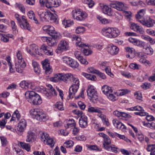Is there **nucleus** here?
Returning a JSON list of instances; mask_svg holds the SVG:
<instances>
[{
    "mask_svg": "<svg viewBox=\"0 0 155 155\" xmlns=\"http://www.w3.org/2000/svg\"><path fill=\"white\" fill-rule=\"evenodd\" d=\"M84 31V28L83 27H79L75 30V32L77 34L82 33Z\"/></svg>",
    "mask_w": 155,
    "mask_h": 155,
    "instance_id": "49",
    "label": "nucleus"
},
{
    "mask_svg": "<svg viewBox=\"0 0 155 155\" xmlns=\"http://www.w3.org/2000/svg\"><path fill=\"white\" fill-rule=\"evenodd\" d=\"M115 135L117 137H119L120 139L124 140L127 142H131V141L130 140L126 138L124 135H121L118 133H116Z\"/></svg>",
    "mask_w": 155,
    "mask_h": 155,
    "instance_id": "48",
    "label": "nucleus"
},
{
    "mask_svg": "<svg viewBox=\"0 0 155 155\" xmlns=\"http://www.w3.org/2000/svg\"><path fill=\"white\" fill-rule=\"evenodd\" d=\"M16 56L18 59V63H25L22 58L21 52L20 51L18 50L17 52Z\"/></svg>",
    "mask_w": 155,
    "mask_h": 155,
    "instance_id": "37",
    "label": "nucleus"
},
{
    "mask_svg": "<svg viewBox=\"0 0 155 155\" xmlns=\"http://www.w3.org/2000/svg\"><path fill=\"white\" fill-rule=\"evenodd\" d=\"M138 21L140 22L143 25L147 27H151L153 26V23L154 22V20L150 17L146 19H138Z\"/></svg>",
    "mask_w": 155,
    "mask_h": 155,
    "instance_id": "11",
    "label": "nucleus"
},
{
    "mask_svg": "<svg viewBox=\"0 0 155 155\" xmlns=\"http://www.w3.org/2000/svg\"><path fill=\"white\" fill-rule=\"evenodd\" d=\"M15 17L22 28L28 30H30V25L25 16H22L21 19L19 18V15L16 13L15 14Z\"/></svg>",
    "mask_w": 155,
    "mask_h": 155,
    "instance_id": "5",
    "label": "nucleus"
},
{
    "mask_svg": "<svg viewBox=\"0 0 155 155\" xmlns=\"http://www.w3.org/2000/svg\"><path fill=\"white\" fill-rule=\"evenodd\" d=\"M88 71L89 72L91 73L95 74H97L98 71L95 69L94 68L91 67L88 68Z\"/></svg>",
    "mask_w": 155,
    "mask_h": 155,
    "instance_id": "63",
    "label": "nucleus"
},
{
    "mask_svg": "<svg viewBox=\"0 0 155 155\" xmlns=\"http://www.w3.org/2000/svg\"><path fill=\"white\" fill-rule=\"evenodd\" d=\"M83 2L87 4L90 8H92L94 4V2L92 0H84Z\"/></svg>",
    "mask_w": 155,
    "mask_h": 155,
    "instance_id": "44",
    "label": "nucleus"
},
{
    "mask_svg": "<svg viewBox=\"0 0 155 155\" xmlns=\"http://www.w3.org/2000/svg\"><path fill=\"white\" fill-rule=\"evenodd\" d=\"M49 48L45 44L42 45L41 47V49L43 51L45 54L48 55H52L53 53L52 51L49 50Z\"/></svg>",
    "mask_w": 155,
    "mask_h": 155,
    "instance_id": "28",
    "label": "nucleus"
},
{
    "mask_svg": "<svg viewBox=\"0 0 155 155\" xmlns=\"http://www.w3.org/2000/svg\"><path fill=\"white\" fill-rule=\"evenodd\" d=\"M44 94H45V96L47 97L48 98H50L51 96V95L54 96V95L52 94V91L51 92L49 91L46 90L44 91Z\"/></svg>",
    "mask_w": 155,
    "mask_h": 155,
    "instance_id": "57",
    "label": "nucleus"
},
{
    "mask_svg": "<svg viewBox=\"0 0 155 155\" xmlns=\"http://www.w3.org/2000/svg\"><path fill=\"white\" fill-rule=\"evenodd\" d=\"M1 143L2 146L5 147L8 144L6 138L4 137H0Z\"/></svg>",
    "mask_w": 155,
    "mask_h": 155,
    "instance_id": "46",
    "label": "nucleus"
},
{
    "mask_svg": "<svg viewBox=\"0 0 155 155\" xmlns=\"http://www.w3.org/2000/svg\"><path fill=\"white\" fill-rule=\"evenodd\" d=\"M102 89L103 93L107 96L113 92L111 87L107 85H104L103 86Z\"/></svg>",
    "mask_w": 155,
    "mask_h": 155,
    "instance_id": "25",
    "label": "nucleus"
},
{
    "mask_svg": "<svg viewBox=\"0 0 155 155\" xmlns=\"http://www.w3.org/2000/svg\"><path fill=\"white\" fill-rule=\"evenodd\" d=\"M55 106L59 110H63L64 109L61 102H57L55 104Z\"/></svg>",
    "mask_w": 155,
    "mask_h": 155,
    "instance_id": "50",
    "label": "nucleus"
},
{
    "mask_svg": "<svg viewBox=\"0 0 155 155\" xmlns=\"http://www.w3.org/2000/svg\"><path fill=\"white\" fill-rule=\"evenodd\" d=\"M117 9L120 11H124V6L123 3L117 2Z\"/></svg>",
    "mask_w": 155,
    "mask_h": 155,
    "instance_id": "42",
    "label": "nucleus"
},
{
    "mask_svg": "<svg viewBox=\"0 0 155 155\" xmlns=\"http://www.w3.org/2000/svg\"><path fill=\"white\" fill-rule=\"evenodd\" d=\"M107 50L110 54L113 55H116L118 53L119 49L113 44H110L108 46Z\"/></svg>",
    "mask_w": 155,
    "mask_h": 155,
    "instance_id": "15",
    "label": "nucleus"
},
{
    "mask_svg": "<svg viewBox=\"0 0 155 155\" xmlns=\"http://www.w3.org/2000/svg\"><path fill=\"white\" fill-rule=\"evenodd\" d=\"M76 139L78 140L85 141L86 139V137L84 135H81L75 137Z\"/></svg>",
    "mask_w": 155,
    "mask_h": 155,
    "instance_id": "54",
    "label": "nucleus"
},
{
    "mask_svg": "<svg viewBox=\"0 0 155 155\" xmlns=\"http://www.w3.org/2000/svg\"><path fill=\"white\" fill-rule=\"evenodd\" d=\"M49 20L51 21L52 22L57 23V15L55 14L52 13L50 12L49 11Z\"/></svg>",
    "mask_w": 155,
    "mask_h": 155,
    "instance_id": "34",
    "label": "nucleus"
},
{
    "mask_svg": "<svg viewBox=\"0 0 155 155\" xmlns=\"http://www.w3.org/2000/svg\"><path fill=\"white\" fill-rule=\"evenodd\" d=\"M62 24L65 26V27H69L73 25L74 24L73 21L70 20H64L62 21Z\"/></svg>",
    "mask_w": 155,
    "mask_h": 155,
    "instance_id": "40",
    "label": "nucleus"
},
{
    "mask_svg": "<svg viewBox=\"0 0 155 155\" xmlns=\"http://www.w3.org/2000/svg\"><path fill=\"white\" fill-rule=\"evenodd\" d=\"M28 16L29 19H32V18L35 16L34 12L32 11H29L28 13Z\"/></svg>",
    "mask_w": 155,
    "mask_h": 155,
    "instance_id": "55",
    "label": "nucleus"
},
{
    "mask_svg": "<svg viewBox=\"0 0 155 155\" xmlns=\"http://www.w3.org/2000/svg\"><path fill=\"white\" fill-rule=\"evenodd\" d=\"M107 96L108 98L112 101H114L116 100L115 96L112 94L110 93Z\"/></svg>",
    "mask_w": 155,
    "mask_h": 155,
    "instance_id": "60",
    "label": "nucleus"
},
{
    "mask_svg": "<svg viewBox=\"0 0 155 155\" xmlns=\"http://www.w3.org/2000/svg\"><path fill=\"white\" fill-rule=\"evenodd\" d=\"M72 15L74 19L80 21L84 20L87 16V14L82 12L80 9L73 10L72 12Z\"/></svg>",
    "mask_w": 155,
    "mask_h": 155,
    "instance_id": "7",
    "label": "nucleus"
},
{
    "mask_svg": "<svg viewBox=\"0 0 155 155\" xmlns=\"http://www.w3.org/2000/svg\"><path fill=\"white\" fill-rule=\"evenodd\" d=\"M42 41L44 42H47L48 45L50 46H53L56 45V41L53 38H48L46 37H41Z\"/></svg>",
    "mask_w": 155,
    "mask_h": 155,
    "instance_id": "18",
    "label": "nucleus"
},
{
    "mask_svg": "<svg viewBox=\"0 0 155 155\" xmlns=\"http://www.w3.org/2000/svg\"><path fill=\"white\" fill-rule=\"evenodd\" d=\"M19 144L23 149L25 150L28 152L30 151L31 146L29 144L21 142H19Z\"/></svg>",
    "mask_w": 155,
    "mask_h": 155,
    "instance_id": "32",
    "label": "nucleus"
},
{
    "mask_svg": "<svg viewBox=\"0 0 155 155\" xmlns=\"http://www.w3.org/2000/svg\"><path fill=\"white\" fill-rule=\"evenodd\" d=\"M139 25L134 23H132L130 24V28L135 31L137 30Z\"/></svg>",
    "mask_w": 155,
    "mask_h": 155,
    "instance_id": "53",
    "label": "nucleus"
},
{
    "mask_svg": "<svg viewBox=\"0 0 155 155\" xmlns=\"http://www.w3.org/2000/svg\"><path fill=\"white\" fill-rule=\"evenodd\" d=\"M1 41L4 42H7L8 41L9 38L12 37L10 35H5L4 34H2L1 35Z\"/></svg>",
    "mask_w": 155,
    "mask_h": 155,
    "instance_id": "35",
    "label": "nucleus"
},
{
    "mask_svg": "<svg viewBox=\"0 0 155 155\" xmlns=\"http://www.w3.org/2000/svg\"><path fill=\"white\" fill-rule=\"evenodd\" d=\"M79 123L81 127L86 128L87 126V116H83L79 118Z\"/></svg>",
    "mask_w": 155,
    "mask_h": 155,
    "instance_id": "19",
    "label": "nucleus"
},
{
    "mask_svg": "<svg viewBox=\"0 0 155 155\" xmlns=\"http://www.w3.org/2000/svg\"><path fill=\"white\" fill-rule=\"evenodd\" d=\"M134 94L135 97L139 100H140L142 98V94L140 91L136 92Z\"/></svg>",
    "mask_w": 155,
    "mask_h": 155,
    "instance_id": "61",
    "label": "nucleus"
},
{
    "mask_svg": "<svg viewBox=\"0 0 155 155\" xmlns=\"http://www.w3.org/2000/svg\"><path fill=\"white\" fill-rule=\"evenodd\" d=\"M25 95L27 101L32 104L38 105L42 102L40 96L33 91H27Z\"/></svg>",
    "mask_w": 155,
    "mask_h": 155,
    "instance_id": "2",
    "label": "nucleus"
},
{
    "mask_svg": "<svg viewBox=\"0 0 155 155\" xmlns=\"http://www.w3.org/2000/svg\"><path fill=\"white\" fill-rule=\"evenodd\" d=\"M47 33L51 36L52 38L56 40L59 39V34H58L54 30V28L52 26H50Z\"/></svg>",
    "mask_w": 155,
    "mask_h": 155,
    "instance_id": "14",
    "label": "nucleus"
},
{
    "mask_svg": "<svg viewBox=\"0 0 155 155\" xmlns=\"http://www.w3.org/2000/svg\"><path fill=\"white\" fill-rule=\"evenodd\" d=\"M89 98L91 100H96L97 99V91L94 88V86L89 85L87 91Z\"/></svg>",
    "mask_w": 155,
    "mask_h": 155,
    "instance_id": "8",
    "label": "nucleus"
},
{
    "mask_svg": "<svg viewBox=\"0 0 155 155\" xmlns=\"http://www.w3.org/2000/svg\"><path fill=\"white\" fill-rule=\"evenodd\" d=\"M48 62V60L46 59L41 62L43 68L45 70V73L47 74H50L52 71Z\"/></svg>",
    "mask_w": 155,
    "mask_h": 155,
    "instance_id": "13",
    "label": "nucleus"
},
{
    "mask_svg": "<svg viewBox=\"0 0 155 155\" xmlns=\"http://www.w3.org/2000/svg\"><path fill=\"white\" fill-rule=\"evenodd\" d=\"M54 79L55 82L62 81L67 82L69 81H73V84L69 89L68 98L69 99L72 98L74 97L79 88V79L77 78H74L71 73L58 74L55 75Z\"/></svg>",
    "mask_w": 155,
    "mask_h": 155,
    "instance_id": "1",
    "label": "nucleus"
},
{
    "mask_svg": "<svg viewBox=\"0 0 155 155\" xmlns=\"http://www.w3.org/2000/svg\"><path fill=\"white\" fill-rule=\"evenodd\" d=\"M145 13V9H142L138 12L137 14L136 15V18L138 21V19H143V17Z\"/></svg>",
    "mask_w": 155,
    "mask_h": 155,
    "instance_id": "29",
    "label": "nucleus"
},
{
    "mask_svg": "<svg viewBox=\"0 0 155 155\" xmlns=\"http://www.w3.org/2000/svg\"><path fill=\"white\" fill-rule=\"evenodd\" d=\"M50 2L51 3V5L55 7H58L61 3L60 0H52L51 2Z\"/></svg>",
    "mask_w": 155,
    "mask_h": 155,
    "instance_id": "43",
    "label": "nucleus"
},
{
    "mask_svg": "<svg viewBox=\"0 0 155 155\" xmlns=\"http://www.w3.org/2000/svg\"><path fill=\"white\" fill-rule=\"evenodd\" d=\"M62 60L64 63L73 68H76L78 66V62L71 58L64 56Z\"/></svg>",
    "mask_w": 155,
    "mask_h": 155,
    "instance_id": "9",
    "label": "nucleus"
},
{
    "mask_svg": "<svg viewBox=\"0 0 155 155\" xmlns=\"http://www.w3.org/2000/svg\"><path fill=\"white\" fill-rule=\"evenodd\" d=\"M38 15L40 20L42 22L48 21L49 20V11L43 12L41 13L38 12Z\"/></svg>",
    "mask_w": 155,
    "mask_h": 155,
    "instance_id": "16",
    "label": "nucleus"
},
{
    "mask_svg": "<svg viewBox=\"0 0 155 155\" xmlns=\"http://www.w3.org/2000/svg\"><path fill=\"white\" fill-rule=\"evenodd\" d=\"M111 31L112 28H104L102 29L101 32L103 35L110 38L111 35H110V33Z\"/></svg>",
    "mask_w": 155,
    "mask_h": 155,
    "instance_id": "24",
    "label": "nucleus"
},
{
    "mask_svg": "<svg viewBox=\"0 0 155 155\" xmlns=\"http://www.w3.org/2000/svg\"><path fill=\"white\" fill-rule=\"evenodd\" d=\"M35 134L31 132H29L27 136L26 141L30 142L32 140H34L35 139Z\"/></svg>",
    "mask_w": 155,
    "mask_h": 155,
    "instance_id": "33",
    "label": "nucleus"
},
{
    "mask_svg": "<svg viewBox=\"0 0 155 155\" xmlns=\"http://www.w3.org/2000/svg\"><path fill=\"white\" fill-rule=\"evenodd\" d=\"M15 7L18 8L23 13H25V8L23 5L19 3H16L15 5Z\"/></svg>",
    "mask_w": 155,
    "mask_h": 155,
    "instance_id": "38",
    "label": "nucleus"
},
{
    "mask_svg": "<svg viewBox=\"0 0 155 155\" xmlns=\"http://www.w3.org/2000/svg\"><path fill=\"white\" fill-rule=\"evenodd\" d=\"M140 66L136 63H131L129 65V67L133 69H138Z\"/></svg>",
    "mask_w": 155,
    "mask_h": 155,
    "instance_id": "51",
    "label": "nucleus"
},
{
    "mask_svg": "<svg viewBox=\"0 0 155 155\" xmlns=\"http://www.w3.org/2000/svg\"><path fill=\"white\" fill-rule=\"evenodd\" d=\"M112 32L110 38H115L117 37L120 34V32L119 30L116 28H112Z\"/></svg>",
    "mask_w": 155,
    "mask_h": 155,
    "instance_id": "30",
    "label": "nucleus"
},
{
    "mask_svg": "<svg viewBox=\"0 0 155 155\" xmlns=\"http://www.w3.org/2000/svg\"><path fill=\"white\" fill-rule=\"evenodd\" d=\"M69 48L68 43L65 41H61L58 45L57 48L55 52L57 54L68 50Z\"/></svg>",
    "mask_w": 155,
    "mask_h": 155,
    "instance_id": "10",
    "label": "nucleus"
},
{
    "mask_svg": "<svg viewBox=\"0 0 155 155\" xmlns=\"http://www.w3.org/2000/svg\"><path fill=\"white\" fill-rule=\"evenodd\" d=\"M104 110V109L100 108L97 107H90L88 108V111L89 112L91 113H95L98 114H101L102 113L101 110Z\"/></svg>",
    "mask_w": 155,
    "mask_h": 155,
    "instance_id": "22",
    "label": "nucleus"
},
{
    "mask_svg": "<svg viewBox=\"0 0 155 155\" xmlns=\"http://www.w3.org/2000/svg\"><path fill=\"white\" fill-rule=\"evenodd\" d=\"M67 124H65L64 127L66 129L76 126V124L73 119H69L66 120Z\"/></svg>",
    "mask_w": 155,
    "mask_h": 155,
    "instance_id": "21",
    "label": "nucleus"
},
{
    "mask_svg": "<svg viewBox=\"0 0 155 155\" xmlns=\"http://www.w3.org/2000/svg\"><path fill=\"white\" fill-rule=\"evenodd\" d=\"M30 114L33 118L40 121L45 120L48 118L47 115L41 109H35L31 110Z\"/></svg>",
    "mask_w": 155,
    "mask_h": 155,
    "instance_id": "3",
    "label": "nucleus"
},
{
    "mask_svg": "<svg viewBox=\"0 0 155 155\" xmlns=\"http://www.w3.org/2000/svg\"><path fill=\"white\" fill-rule=\"evenodd\" d=\"M145 52L147 54L151 55L153 54V50L152 48L147 47L146 48Z\"/></svg>",
    "mask_w": 155,
    "mask_h": 155,
    "instance_id": "52",
    "label": "nucleus"
},
{
    "mask_svg": "<svg viewBox=\"0 0 155 155\" xmlns=\"http://www.w3.org/2000/svg\"><path fill=\"white\" fill-rule=\"evenodd\" d=\"M71 38L72 41L76 40L78 42H77L76 43V45L77 46H78L79 47H83L87 46V45L85 44L82 43V42H81V39L80 38L78 37L75 35H73L71 36Z\"/></svg>",
    "mask_w": 155,
    "mask_h": 155,
    "instance_id": "17",
    "label": "nucleus"
},
{
    "mask_svg": "<svg viewBox=\"0 0 155 155\" xmlns=\"http://www.w3.org/2000/svg\"><path fill=\"white\" fill-rule=\"evenodd\" d=\"M26 50L31 55L41 54L38 51V46L35 44L31 45L29 48H26Z\"/></svg>",
    "mask_w": 155,
    "mask_h": 155,
    "instance_id": "12",
    "label": "nucleus"
},
{
    "mask_svg": "<svg viewBox=\"0 0 155 155\" xmlns=\"http://www.w3.org/2000/svg\"><path fill=\"white\" fill-rule=\"evenodd\" d=\"M125 49L127 52H129V54H132L134 53V49L133 48L127 47H126Z\"/></svg>",
    "mask_w": 155,
    "mask_h": 155,
    "instance_id": "56",
    "label": "nucleus"
},
{
    "mask_svg": "<svg viewBox=\"0 0 155 155\" xmlns=\"http://www.w3.org/2000/svg\"><path fill=\"white\" fill-rule=\"evenodd\" d=\"M82 74L89 80L92 81H95L96 80V77L94 75H91L85 73H83Z\"/></svg>",
    "mask_w": 155,
    "mask_h": 155,
    "instance_id": "36",
    "label": "nucleus"
},
{
    "mask_svg": "<svg viewBox=\"0 0 155 155\" xmlns=\"http://www.w3.org/2000/svg\"><path fill=\"white\" fill-rule=\"evenodd\" d=\"M104 142L103 143V146L105 149V146H110V144L111 143V141L110 138L107 136L104 139Z\"/></svg>",
    "mask_w": 155,
    "mask_h": 155,
    "instance_id": "39",
    "label": "nucleus"
},
{
    "mask_svg": "<svg viewBox=\"0 0 155 155\" xmlns=\"http://www.w3.org/2000/svg\"><path fill=\"white\" fill-rule=\"evenodd\" d=\"M26 66L25 63L21 62L16 64L15 68L17 71L19 73H21L23 72V69Z\"/></svg>",
    "mask_w": 155,
    "mask_h": 155,
    "instance_id": "23",
    "label": "nucleus"
},
{
    "mask_svg": "<svg viewBox=\"0 0 155 155\" xmlns=\"http://www.w3.org/2000/svg\"><path fill=\"white\" fill-rule=\"evenodd\" d=\"M41 140L45 144L49 145L51 148L54 146L55 143L53 138L49 137L48 134L43 132L41 134Z\"/></svg>",
    "mask_w": 155,
    "mask_h": 155,
    "instance_id": "6",
    "label": "nucleus"
},
{
    "mask_svg": "<svg viewBox=\"0 0 155 155\" xmlns=\"http://www.w3.org/2000/svg\"><path fill=\"white\" fill-rule=\"evenodd\" d=\"M146 32L149 35L155 36V31L151 29H148L146 30Z\"/></svg>",
    "mask_w": 155,
    "mask_h": 155,
    "instance_id": "64",
    "label": "nucleus"
},
{
    "mask_svg": "<svg viewBox=\"0 0 155 155\" xmlns=\"http://www.w3.org/2000/svg\"><path fill=\"white\" fill-rule=\"evenodd\" d=\"M47 86L48 87V89H47L46 90L49 91L50 92H51V91H52V94L54 96H56L57 94L56 91L55 90L54 88L52 87V86L50 84H48L47 85Z\"/></svg>",
    "mask_w": 155,
    "mask_h": 155,
    "instance_id": "45",
    "label": "nucleus"
},
{
    "mask_svg": "<svg viewBox=\"0 0 155 155\" xmlns=\"http://www.w3.org/2000/svg\"><path fill=\"white\" fill-rule=\"evenodd\" d=\"M136 31L141 34H143L144 33V31L143 28L139 26L137 28Z\"/></svg>",
    "mask_w": 155,
    "mask_h": 155,
    "instance_id": "59",
    "label": "nucleus"
},
{
    "mask_svg": "<svg viewBox=\"0 0 155 155\" xmlns=\"http://www.w3.org/2000/svg\"><path fill=\"white\" fill-rule=\"evenodd\" d=\"M105 147V149L109 151L115 153H117L119 151V149L117 147H115L114 145H113L109 146H107Z\"/></svg>",
    "mask_w": 155,
    "mask_h": 155,
    "instance_id": "26",
    "label": "nucleus"
},
{
    "mask_svg": "<svg viewBox=\"0 0 155 155\" xmlns=\"http://www.w3.org/2000/svg\"><path fill=\"white\" fill-rule=\"evenodd\" d=\"M117 2L115 1H111L110 3V6L113 8L117 9Z\"/></svg>",
    "mask_w": 155,
    "mask_h": 155,
    "instance_id": "62",
    "label": "nucleus"
},
{
    "mask_svg": "<svg viewBox=\"0 0 155 155\" xmlns=\"http://www.w3.org/2000/svg\"><path fill=\"white\" fill-rule=\"evenodd\" d=\"M101 6L102 7V6ZM102 7V12L103 13L109 16L112 15V12L110 8H109L107 5H103Z\"/></svg>",
    "mask_w": 155,
    "mask_h": 155,
    "instance_id": "27",
    "label": "nucleus"
},
{
    "mask_svg": "<svg viewBox=\"0 0 155 155\" xmlns=\"http://www.w3.org/2000/svg\"><path fill=\"white\" fill-rule=\"evenodd\" d=\"M20 115L18 110H16L13 113L12 116L10 121L15 120L17 118L18 120L20 117Z\"/></svg>",
    "mask_w": 155,
    "mask_h": 155,
    "instance_id": "31",
    "label": "nucleus"
},
{
    "mask_svg": "<svg viewBox=\"0 0 155 155\" xmlns=\"http://www.w3.org/2000/svg\"><path fill=\"white\" fill-rule=\"evenodd\" d=\"M26 126V122L25 120L24 119H22L19 123L17 129L20 132H22L24 131Z\"/></svg>",
    "mask_w": 155,
    "mask_h": 155,
    "instance_id": "20",
    "label": "nucleus"
},
{
    "mask_svg": "<svg viewBox=\"0 0 155 155\" xmlns=\"http://www.w3.org/2000/svg\"><path fill=\"white\" fill-rule=\"evenodd\" d=\"M97 18L98 19L101 23L105 24L108 23V20L105 18H103L100 16H97Z\"/></svg>",
    "mask_w": 155,
    "mask_h": 155,
    "instance_id": "47",
    "label": "nucleus"
},
{
    "mask_svg": "<svg viewBox=\"0 0 155 155\" xmlns=\"http://www.w3.org/2000/svg\"><path fill=\"white\" fill-rule=\"evenodd\" d=\"M74 144V143L72 140H68L65 142L64 144V146L67 148L72 147Z\"/></svg>",
    "mask_w": 155,
    "mask_h": 155,
    "instance_id": "41",
    "label": "nucleus"
},
{
    "mask_svg": "<svg viewBox=\"0 0 155 155\" xmlns=\"http://www.w3.org/2000/svg\"><path fill=\"white\" fill-rule=\"evenodd\" d=\"M81 52L79 51H75L74 52V54L76 58H77L78 60L80 59L81 58H82V57L81 56Z\"/></svg>",
    "mask_w": 155,
    "mask_h": 155,
    "instance_id": "58",
    "label": "nucleus"
},
{
    "mask_svg": "<svg viewBox=\"0 0 155 155\" xmlns=\"http://www.w3.org/2000/svg\"><path fill=\"white\" fill-rule=\"evenodd\" d=\"M130 110H137L138 112H135L134 114L137 115L143 116H147L146 119L148 121H152L154 120V117L151 115H147L148 113L145 112L143 108L140 106H137L129 108Z\"/></svg>",
    "mask_w": 155,
    "mask_h": 155,
    "instance_id": "4",
    "label": "nucleus"
}]
</instances>
